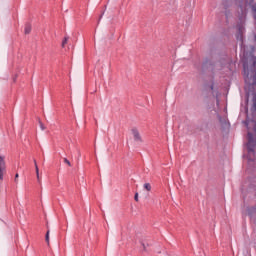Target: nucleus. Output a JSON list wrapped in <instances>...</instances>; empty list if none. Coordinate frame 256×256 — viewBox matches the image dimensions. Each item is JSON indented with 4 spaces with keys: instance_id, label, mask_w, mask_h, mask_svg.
I'll use <instances>...</instances> for the list:
<instances>
[{
    "instance_id": "9",
    "label": "nucleus",
    "mask_w": 256,
    "mask_h": 256,
    "mask_svg": "<svg viewBox=\"0 0 256 256\" xmlns=\"http://www.w3.org/2000/svg\"><path fill=\"white\" fill-rule=\"evenodd\" d=\"M64 163H67V165L71 167V162L67 158H64Z\"/></svg>"
},
{
    "instance_id": "11",
    "label": "nucleus",
    "mask_w": 256,
    "mask_h": 256,
    "mask_svg": "<svg viewBox=\"0 0 256 256\" xmlns=\"http://www.w3.org/2000/svg\"><path fill=\"white\" fill-rule=\"evenodd\" d=\"M135 201H139V193H136L134 196Z\"/></svg>"
},
{
    "instance_id": "2",
    "label": "nucleus",
    "mask_w": 256,
    "mask_h": 256,
    "mask_svg": "<svg viewBox=\"0 0 256 256\" xmlns=\"http://www.w3.org/2000/svg\"><path fill=\"white\" fill-rule=\"evenodd\" d=\"M5 156L0 155V180L3 181V171H5Z\"/></svg>"
},
{
    "instance_id": "14",
    "label": "nucleus",
    "mask_w": 256,
    "mask_h": 256,
    "mask_svg": "<svg viewBox=\"0 0 256 256\" xmlns=\"http://www.w3.org/2000/svg\"><path fill=\"white\" fill-rule=\"evenodd\" d=\"M35 169L37 168V160H34Z\"/></svg>"
},
{
    "instance_id": "13",
    "label": "nucleus",
    "mask_w": 256,
    "mask_h": 256,
    "mask_svg": "<svg viewBox=\"0 0 256 256\" xmlns=\"http://www.w3.org/2000/svg\"><path fill=\"white\" fill-rule=\"evenodd\" d=\"M36 177H37V179H38V182L40 183V182H41V177L39 176V173L36 174Z\"/></svg>"
},
{
    "instance_id": "8",
    "label": "nucleus",
    "mask_w": 256,
    "mask_h": 256,
    "mask_svg": "<svg viewBox=\"0 0 256 256\" xmlns=\"http://www.w3.org/2000/svg\"><path fill=\"white\" fill-rule=\"evenodd\" d=\"M49 233H50V231L48 230L46 232V236H45V241H46L47 245H49Z\"/></svg>"
},
{
    "instance_id": "7",
    "label": "nucleus",
    "mask_w": 256,
    "mask_h": 256,
    "mask_svg": "<svg viewBox=\"0 0 256 256\" xmlns=\"http://www.w3.org/2000/svg\"><path fill=\"white\" fill-rule=\"evenodd\" d=\"M39 125H40V129L42 131H45L46 127H45V124H43V122H41V120L38 121Z\"/></svg>"
},
{
    "instance_id": "1",
    "label": "nucleus",
    "mask_w": 256,
    "mask_h": 256,
    "mask_svg": "<svg viewBox=\"0 0 256 256\" xmlns=\"http://www.w3.org/2000/svg\"><path fill=\"white\" fill-rule=\"evenodd\" d=\"M131 133L136 143H143V138L141 137V134L139 133V130H137V128L132 129Z\"/></svg>"
},
{
    "instance_id": "5",
    "label": "nucleus",
    "mask_w": 256,
    "mask_h": 256,
    "mask_svg": "<svg viewBox=\"0 0 256 256\" xmlns=\"http://www.w3.org/2000/svg\"><path fill=\"white\" fill-rule=\"evenodd\" d=\"M69 41V36H66L64 40L62 41V47H65L67 45V42Z\"/></svg>"
},
{
    "instance_id": "12",
    "label": "nucleus",
    "mask_w": 256,
    "mask_h": 256,
    "mask_svg": "<svg viewBox=\"0 0 256 256\" xmlns=\"http://www.w3.org/2000/svg\"><path fill=\"white\" fill-rule=\"evenodd\" d=\"M35 171H36V175H39V166H36Z\"/></svg>"
},
{
    "instance_id": "6",
    "label": "nucleus",
    "mask_w": 256,
    "mask_h": 256,
    "mask_svg": "<svg viewBox=\"0 0 256 256\" xmlns=\"http://www.w3.org/2000/svg\"><path fill=\"white\" fill-rule=\"evenodd\" d=\"M144 189H145L146 191H151V184L145 183V184H144Z\"/></svg>"
},
{
    "instance_id": "15",
    "label": "nucleus",
    "mask_w": 256,
    "mask_h": 256,
    "mask_svg": "<svg viewBox=\"0 0 256 256\" xmlns=\"http://www.w3.org/2000/svg\"><path fill=\"white\" fill-rule=\"evenodd\" d=\"M142 245H143V249H144V251H145V249H146L145 244H142Z\"/></svg>"
},
{
    "instance_id": "3",
    "label": "nucleus",
    "mask_w": 256,
    "mask_h": 256,
    "mask_svg": "<svg viewBox=\"0 0 256 256\" xmlns=\"http://www.w3.org/2000/svg\"><path fill=\"white\" fill-rule=\"evenodd\" d=\"M252 143H253V134L251 132H248V144H247L248 153H253V148H251Z\"/></svg>"
},
{
    "instance_id": "4",
    "label": "nucleus",
    "mask_w": 256,
    "mask_h": 256,
    "mask_svg": "<svg viewBox=\"0 0 256 256\" xmlns=\"http://www.w3.org/2000/svg\"><path fill=\"white\" fill-rule=\"evenodd\" d=\"M25 35H29L31 33V24H26L24 28Z\"/></svg>"
},
{
    "instance_id": "10",
    "label": "nucleus",
    "mask_w": 256,
    "mask_h": 256,
    "mask_svg": "<svg viewBox=\"0 0 256 256\" xmlns=\"http://www.w3.org/2000/svg\"><path fill=\"white\" fill-rule=\"evenodd\" d=\"M18 179H19V174H16V175H15V179H14L15 183H19V180H18Z\"/></svg>"
}]
</instances>
